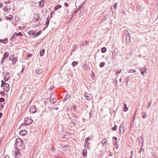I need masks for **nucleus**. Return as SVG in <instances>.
I'll return each instance as SVG.
<instances>
[{
  "label": "nucleus",
  "mask_w": 158,
  "mask_h": 158,
  "mask_svg": "<svg viewBox=\"0 0 158 158\" xmlns=\"http://www.w3.org/2000/svg\"><path fill=\"white\" fill-rule=\"evenodd\" d=\"M2 6V3L0 2V7H1Z\"/></svg>",
  "instance_id": "nucleus-56"
},
{
  "label": "nucleus",
  "mask_w": 158,
  "mask_h": 158,
  "mask_svg": "<svg viewBox=\"0 0 158 158\" xmlns=\"http://www.w3.org/2000/svg\"><path fill=\"white\" fill-rule=\"evenodd\" d=\"M53 109H54L55 110H58V107H55L53 108Z\"/></svg>",
  "instance_id": "nucleus-48"
},
{
  "label": "nucleus",
  "mask_w": 158,
  "mask_h": 158,
  "mask_svg": "<svg viewBox=\"0 0 158 158\" xmlns=\"http://www.w3.org/2000/svg\"><path fill=\"white\" fill-rule=\"evenodd\" d=\"M77 62L76 61H74L72 63V65L74 67L76 65H77Z\"/></svg>",
  "instance_id": "nucleus-32"
},
{
  "label": "nucleus",
  "mask_w": 158,
  "mask_h": 158,
  "mask_svg": "<svg viewBox=\"0 0 158 158\" xmlns=\"http://www.w3.org/2000/svg\"><path fill=\"white\" fill-rule=\"evenodd\" d=\"M109 155L110 156H112L113 155V154H112L111 152H110L109 154Z\"/></svg>",
  "instance_id": "nucleus-53"
},
{
  "label": "nucleus",
  "mask_w": 158,
  "mask_h": 158,
  "mask_svg": "<svg viewBox=\"0 0 158 158\" xmlns=\"http://www.w3.org/2000/svg\"><path fill=\"white\" fill-rule=\"evenodd\" d=\"M119 132L122 134L123 133V132L124 131V125H121L119 128Z\"/></svg>",
  "instance_id": "nucleus-9"
},
{
  "label": "nucleus",
  "mask_w": 158,
  "mask_h": 158,
  "mask_svg": "<svg viewBox=\"0 0 158 158\" xmlns=\"http://www.w3.org/2000/svg\"><path fill=\"white\" fill-rule=\"evenodd\" d=\"M132 156L131 155V157H130V158H132Z\"/></svg>",
  "instance_id": "nucleus-60"
},
{
  "label": "nucleus",
  "mask_w": 158,
  "mask_h": 158,
  "mask_svg": "<svg viewBox=\"0 0 158 158\" xmlns=\"http://www.w3.org/2000/svg\"><path fill=\"white\" fill-rule=\"evenodd\" d=\"M23 34L21 32H19L18 33H15L13 35H12V36L11 37V40H12L15 37H16L18 36H23Z\"/></svg>",
  "instance_id": "nucleus-5"
},
{
  "label": "nucleus",
  "mask_w": 158,
  "mask_h": 158,
  "mask_svg": "<svg viewBox=\"0 0 158 158\" xmlns=\"http://www.w3.org/2000/svg\"><path fill=\"white\" fill-rule=\"evenodd\" d=\"M15 156L16 158H19L20 155V153L19 151H16L15 152Z\"/></svg>",
  "instance_id": "nucleus-14"
},
{
  "label": "nucleus",
  "mask_w": 158,
  "mask_h": 158,
  "mask_svg": "<svg viewBox=\"0 0 158 158\" xmlns=\"http://www.w3.org/2000/svg\"><path fill=\"white\" fill-rule=\"evenodd\" d=\"M2 84L1 86H3V90L7 92L10 89V85L8 83L5 82L3 80L1 81Z\"/></svg>",
  "instance_id": "nucleus-1"
},
{
  "label": "nucleus",
  "mask_w": 158,
  "mask_h": 158,
  "mask_svg": "<svg viewBox=\"0 0 158 158\" xmlns=\"http://www.w3.org/2000/svg\"><path fill=\"white\" fill-rule=\"evenodd\" d=\"M90 139V138L89 137H87L85 140V142H88V141Z\"/></svg>",
  "instance_id": "nucleus-36"
},
{
  "label": "nucleus",
  "mask_w": 158,
  "mask_h": 158,
  "mask_svg": "<svg viewBox=\"0 0 158 158\" xmlns=\"http://www.w3.org/2000/svg\"><path fill=\"white\" fill-rule=\"evenodd\" d=\"M114 8L116 9L117 7V4L115 3L113 6Z\"/></svg>",
  "instance_id": "nucleus-41"
},
{
  "label": "nucleus",
  "mask_w": 158,
  "mask_h": 158,
  "mask_svg": "<svg viewBox=\"0 0 158 158\" xmlns=\"http://www.w3.org/2000/svg\"><path fill=\"white\" fill-rule=\"evenodd\" d=\"M8 78H5L4 79V81H7L8 80V78H9V76H8Z\"/></svg>",
  "instance_id": "nucleus-46"
},
{
  "label": "nucleus",
  "mask_w": 158,
  "mask_h": 158,
  "mask_svg": "<svg viewBox=\"0 0 158 158\" xmlns=\"http://www.w3.org/2000/svg\"><path fill=\"white\" fill-rule=\"evenodd\" d=\"M33 73L34 74H35H35H39L42 73V71L41 70H35L34 71H33Z\"/></svg>",
  "instance_id": "nucleus-15"
},
{
  "label": "nucleus",
  "mask_w": 158,
  "mask_h": 158,
  "mask_svg": "<svg viewBox=\"0 0 158 158\" xmlns=\"http://www.w3.org/2000/svg\"><path fill=\"white\" fill-rule=\"evenodd\" d=\"M119 81H120V82H121V81H122V79H121V78H120V79H119Z\"/></svg>",
  "instance_id": "nucleus-58"
},
{
  "label": "nucleus",
  "mask_w": 158,
  "mask_h": 158,
  "mask_svg": "<svg viewBox=\"0 0 158 158\" xmlns=\"http://www.w3.org/2000/svg\"><path fill=\"white\" fill-rule=\"evenodd\" d=\"M2 113H0V118H1L2 116Z\"/></svg>",
  "instance_id": "nucleus-54"
},
{
  "label": "nucleus",
  "mask_w": 158,
  "mask_h": 158,
  "mask_svg": "<svg viewBox=\"0 0 158 158\" xmlns=\"http://www.w3.org/2000/svg\"><path fill=\"white\" fill-rule=\"evenodd\" d=\"M106 51V49L105 47L102 48L101 50V51L102 53H105Z\"/></svg>",
  "instance_id": "nucleus-27"
},
{
  "label": "nucleus",
  "mask_w": 158,
  "mask_h": 158,
  "mask_svg": "<svg viewBox=\"0 0 158 158\" xmlns=\"http://www.w3.org/2000/svg\"><path fill=\"white\" fill-rule=\"evenodd\" d=\"M9 56V53L8 52H6L4 53V58H7Z\"/></svg>",
  "instance_id": "nucleus-22"
},
{
  "label": "nucleus",
  "mask_w": 158,
  "mask_h": 158,
  "mask_svg": "<svg viewBox=\"0 0 158 158\" xmlns=\"http://www.w3.org/2000/svg\"><path fill=\"white\" fill-rule=\"evenodd\" d=\"M23 70L22 69V71H21V72H23Z\"/></svg>",
  "instance_id": "nucleus-62"
},
{
  "label": "nucleus",
  "mask_w": 158,
  "mask_h": 158,
  "mask_svg": "<svg viewBox=\"0 0 158 158\" xmlns=\"http://www.w3.org/2000/svg\"><path fill=\"white\" fill-rule=\"evenodd\" d=\"M7 41V39H6L4 40H0V42L3 43L4 44H6Z\"/></svg>",
  "instance_id": "nucleus-23"
},
{
  "label": "nucleus",
  "mask_w": 158,
  "mask_h": 158,
  "mask_svg": "<svg viewBox=\"0 0 158 158\" xmlns=\"http://www.w3.org/2000/svg\"><path fill=\"white\" fill-rule=\"evenodd\" d=\"M17 60L16 58H14L12 59V64H14Z\"/></svg>",
  "instance_id": "nucleus-28"
},
{
  "label": "nucleus",
  "mask_w": 158,
  "mask_h": 158,
  "mask_svg": "<svg viewBox=\"0 0 158 158\" xmlns=\"http://www.w3.org/2000/svg\"><path fill=\"white\" fill-rule=\"evenodd\" d=\"M73 123V125H75L76 124V121L75 120H74L73 119L72 121Z\"/></svg>",
  "instance_id": "nucleus-33"
},
{
  "label": "nucleus",
  "mask_w": 158,
  "mask_h": 158,
  "mask_svg": "<svg viewBox=\"0 0 158 158\" xmlns=\"http://www.w3.org/2000/svg\"><path fill=\"white\" fill-rule=\"evenodd\" d=\"M36 111V108L34 106H31L30 108L29 111L31 113H34Z\"/></svg>",
  "instance_id": "nucleus-7"
},
{
  "label": "nucleus",
  "mask_w": 158,
  "mask_h": 158,
  "mask_svg": "<svg viewBox=\"0 0 158 158\" xmlns=\"http://www.w3.org/2000/svg\"><path fill=\"white\" fill-rule=\"evenodd\" d=\"M32 56V55L31 54H28L27 55V57H31Z\"/></svg>",
  "instance_id": "nucleus-45"
},
{
  "label": "nucleus",
  "mask_w": 158,
  "mask_h": 158,
  "mask_svg": "<svg viewBox=\"0 0 158 158\" xmlns=\"http://www.w3.org/2000/svg\"><path fill=\"white\" fill-rule=\"evenodd\" d=\"M107 143V140L106 139V138H104L102 140V146L103 147H105Z\"/></svg>",
  "instance_id": "nucleus-11"
},
{
  "label": "nucleus",
  "mask_w": 158,
  "mask_h": 158,
  "mask_svg": "<svg viewBox=\"0 0 158 158\" xmlns=\"http://www.w3.org/2000/svg\"><path fill=\"white\" fill-rule=\"evenodd\" d=\"M133 151H132L131 152V155L132 156L133 155Z\"/></svg>",
  "instance_id": "nucleus-55"
},
{
  "label": "nucleus",
  "mask_w": 158,
  "mask_h": 158,
  "mask_svg": "<svg viewBox=\"0 0 158 158\" xmlns=\"http://www.w3.org/2000/svg\"><path fill=\"white\" fill-rule=\"evenodd\" d=\"M28 33L30 35H33L34 37L35 32L33 31H28Z\"/></svg>",
  "instance_id": "nucleus-17"
},
{
  "label": "nucleus",
  "mask_w": 158,
  "mask_h": 158,
  "mask_svg": "<svg viewBox=\"0 0 158 158\" xmlns=\"http://www.w3.org/2000/svg\"><path fill=\"white\" fill-rule=\"evenodd\" d=\"M64 5L66 6V7H68L69 6L68 4L66 2H65L64 3Z\"/></svg>",
  "instance_id": "nucleus-47"
},
{
  "label": "nucleus",
  "mask_w": 158,
  "mask_h": 158,
  "mask_svg": "<svg viewBox=\"0 0 158 158\" xmlns=\"http://www.w3.org/2000/svg\"><path fill=\"white\" fill-rule=\"evenodd\" d=\"M49 20H47V22H46V26H45V27H47L48 26V24L49 23Z\"/></svg>",
  "instance_id": "nucleus-35"
},
{
  "label": "nucleus",
  "mask_w": 158,
  "mask_h": 158,
  "mask_svg": "<svg viewBox=\"0 0 158 158\" xmlns=\"http://www.w3.org/2000/svg\"><path fill=\"white\" fill-rule=\"evenodd\" d=\"M117 80H115V83H117Z\"/></svg>",
  "instance_id": "nucleus-59"
},
{
  "label": "nucleus",
  "mask_w": 158,
  "mask_h": 158,
  "mask_svg": "<svg viewBox=\"0 0 158 158\" xmlns=\"http://www.w3.org/2000/svg\"><path fill=\"white\" fill-rule=\"evenodd\" d=\"M41 32V31H38L37 32V33H36V32H35L34 37L38 36L39 35H40V34Z\"/></svg>",
  "instance_id": "nucleus-29"
},
{
  "label": "nucleus",
  "mask_w": 158,
  "mask_h": 158,
  "mask_svg": "<svg viewBox=\"0 0 158 158\" xmlns=\"http://www.w3.org/2000/svg\"><path fill=\"white\" fill-rule=\"evenodd\" d=\"M69 96L68 95H67L65 98H64V101H66L69 99Z\"/></svg>",
  "instance_id": "nucleus-25"
},
{
  "label": "nucleus",
  "mask_w": 158,
  "mask_h": 158,
  "mask_svg": "<svg viewBox=\"0 0 158 158\" xmlns=\"http://www.w3.org/2000/svg\"><path fill=\"white\" fill-rule=\"evenodd\" d=\"M89 142H85V144L84 147L86 149H89Z\"/></svg>",
  "instance_id": "nucleus-19"
},
{
  "label": "nucleus",
  "mask_w": 158,
  "mask_h": 158,
  "mask_svg": "<svg viewBox=\"0 0 158 158\" xmlns=\"http://www.w3.org/2000/svg\"><path fill=\"white\" fill-rule=\"evenodd\" d=\"M117 127H118L116 125H115L114 126V127H112V129L114 131H116V130H117Z\"/></svg>",
  "instance_id": "nucleus-30"
},
{
  "label": "nucleus",
  "mask_w": 158,
  "mask_h": 158,
  "mask_svg": "<svg viewBox=\"0 0 158 158\" xmlns=\"http://www.w3.org/2000/svg\"><path fill=\"white\" fill-rule=\"evenodd\" d=\"M146 70H144L143 71H141V73L142 74H143V73L145 72V71Z\"/></svg>",
  "instance_id": "nucleus-44"
},
{
  "label": "nucleus",
  "mask_w": 158,
  "mask_h": 158,
  "mask_svg": "<svg viewBox=\"0 0 158 158\" xmlns=\"http://www.w3.org/2000/svg\"><path fill=\"white\" fill-rule=\"evenodd\" d=\"M44 0H42L39 3V5L40 6L42 7L44 6Z\"/></svg>",
  "instance_id": "nucleus-16"
},
{
  "label": "nucleus",
  "mask_w": 158,
  "mask_h": 158,
  "mask_svg": "<svg viewBox=\"0 0 158 158\" xmlns=\"http://www.w3.org/2000/svg\"><path fill=\"white\" fill-rule=\"evenodd\" d=\"M62 150L64 151V149H63Z\"/></svg>",
  "instance_id": "nucleus-64"
},
{
  "label": "nucleus",
  "mask_w": 158,
  "mask_h": 158,
  "mask_svg": "<svg viewBox=\"0 0 158 158\" xmlns=\"http://www.w3.org/2000/svg\"><path fill=\"white\" fill-rule=\"evenodd\" d=\"M72 115L74 118H76L77 117V116L76 114L73 113L72 114Z\"/></svg>",
  "instance_id": "nucleus-42"
},
{
  "label": "nucleus",
  "mask_w": 158,
  "mask_h": 158,
  "mask_svg": "<svg viewBox=\"0 0 158 158\" xmlns=\"http://www.w3.org/2000/svg\"><path fill=\"white\" fill-rule=\"evenodd\" d=\"M136 71H134V70H129V73L130 72L131 73L135 72Z\"/></svg>",
  "instance_id": "nucleus-40"
},
{
  "label": "nucleus",
  "mask_w": 158,
  "mask_h": 158,
  "mask_svg": "<svg viewBox=\"0 0 158 158\" xmlns=\"http://www.w3.org/2000/svg\"><path fill=\"white\" fill-rule=\"evenodd\" d=\"M124 107L123 108V110L124 111L126 112V111H127L128 110V108L127 107V105L125 103H124Z\"/></svg>",
  "instance_id": "nucleus-20"
},
{
  "label": "nucleus",
  "mask_w": 158,
  "mask_h": 158,
  "mask_svg": "<svg viewBox=\"0 0 158 158\" xmlns=\"http://www.w3.org/2000/svg\"><path fill=\"white\" fill-rule=\"evenodd\" d=\"M5 158H9V157L8 156L6 155L5 157Z\"/></svg>",
  "instance_id": "nucleus-52"
},
{
  "label": "nucleus",
  "mask_w": 158,
  "mask_h": 158,
  "mask_svg": "<svg viewBox=\"0 0 158 158\" xmlns=\"http://www.w3.org/2000/svg\"><path fill=\"white\" fill-rule=\"evenodd\" d=\"M82 154L84 156H86L87 155V151L86 150H83Z\"/></svg>",
  "instance_id": "nucleus-26"
},
{
  "label": "nucleus",
  "mask_w": 158,
  "mask_h": 158,
  "mask_svg": "<svg viewBox=\"0 0 158 158\" xmlns=\"http://www.w3.org/2000/svg\"><path fill=\"white\" fill-rule=\"evenodd\" d=\"M55 96L53 94H51L49 100L52 103H55L57 101L55 98Z\"/></svg>",
  "instance_id": "nucleus-2"
},
{
  "label": "nucleus",
  "mask_w": 158,
  "mask_h": 158,
  "mask_svg": "<svg viewBox=\"0 0 158 158\" xmlns=\"http://www.w3.org/2000/svg\"><path fill=\"white\" fill-rule=\"evenodd\" d=\"M0 94H1L3 95V94H5V93L4 92H3V91L1 92H0Z\"/></svg>",
  "instance_id": "nucleus-50"
},
{
  "label": "nucleus",
  "mask_w": 158,
  "mask_h": 158,
  "mask_svg": "<svg viewBox=\"0 0 158 158\" xmlns=\"http://www.w3.org/2000/svg\"><path fill=\"white\" fill-rule=\"evenodd\" d=\"M61 7V6L59 5H57L54 8V10L56 11L58 9H60Z\"/></svg>",
  "instance_id": "nucleus-18"
},
{
  "label": "nucleus",
  "mask_w": 158,
  "mask_h": 158,
  "mask_svg": "<svg viewBox=\"0 0 158 158\" xmlns=\"http://www.w3.org/2000/svg\"><path fill=\"white\" fill-rule=\"evenodd\" d=\"M3 10L6 12H8L10 11V8L9 6H6L4 8Z\"/></svg>",
  "instance_id": "nucleus-12"
},
{
  "label": "nucleus",
  "mask_w": 158,
  "mask_h": 158,
  "mask_svg": "<svg viewBox=\"0 0 158 158\" xmlns=\"http://www.w3.org/2000/svg\"><path fill=\"white\" fill-rule=\"evenodd\" d=\"M5 100V99L3 98H0V102H4Z\"/></svg>",
  "instance_id": "nucleus-38"
},
{
  "label": "nucleus",
  "mask_w": 158,
  "mask_h": 158,
  "mask_svg": "<svg viewBox=\"0 0 158 158\" xmlns=\"http://www.w3.org/2000/svg\"><path fill=\"white\" fill-rule=\"evenodd\" d=\"M2 20V19L0 18V22Z\"/></svg>",
  "instance_id": "nucleus-63"
},
{
  "label": "nucleus",
  "mask_w": 158,
  "mask_h": 158,
  "mask_svg": "<svg viewBox=\"0 0 158 158\" xmlns=\"http://www.w3.org/2000/svg\"><path fill=\"white\" fill-rule=\"evenodd\" d=\"M121 72V70H118L116 73V74H118Z\"/></svg>",
  "instance_id": "nucleus-39"
},
{
  "label": "nucleus",
  "mask_w": 158,
  "mask_h": 158,
  "mask_svg": "<svg viewBox=\"0 0 158 158\" xmlns=\"http://www.w3.org/2000/svg\"><path fill=\"white\" fill-rule=\"evenodd\" d=\"M113 143H117V137H113Z\"/></svg>",
  "instance_id": "nucleus-21"
},
{
  "label": "nucleus",
  "mask_w": 158,
  "mask_h": 158,
  "mask_svg": "<svg viewBox=\"0 0 158 158\" xmlns=\"http://www.w3.org/2000/svg\"><path fill=\"white\" fill-rule=\"evenodd\" d=\"M45 52V50L44 49H43L40 52V56H43Z\"/></svg>",
  "instance_id": "nucleus-24"
},
{
  "label": "nucleus",
  "mask_w": 158,
  "mask_h": 158,
  "mask_svg": "<svg viewBox=\"0 0 158 158\" xmlns=\"http://www.w3.org/2000/svg\"><path fill=\"white\" fill-rule=\"evenodd\" d=\"M13 57H14V56H10V59L13 58Z\"/></svg>",
  "instance_id": "nucleus-57"
},
{
  "label": "nucleus",
  "mask_w": 158,
  "mask_h": 158,
  "mask_svg": "<svg viewBox=\"0 0 158 158\" xmlns=\"http://www.w3.org/2000/svg\"><path fill=\"white\" fill-rule=\"evenodd\" d=\"M27 132L25 130H23L20 131L19 132V135H21L23 136L26 135Z\"/></svg>",
  "instance_id": "nucleus-10"
},
{
  "label": "nucleus",
  "mask_w": 158,
  "mask_h": 158,
  "mask_svg": "<svg viewBox=\"0 0 158 158\" xmlns=\"http://www.w3.org/2000/svg\"><path fill=\"white\" fill-rule=\"evenodd\" d=\"M16 145L20 147L22 145V142L20 139L19 138L16 139Z\"/></svg>",
  "instance_id": "nucleus-4"
},
{
  "label": "nucleus",
  "mask_w": 158,
  "mask_h": 158,
  "mask_svg": "<svg viewBox=\"0 0 158 158\" xmlns=\"http://www.w3.org/2000/svg\"><path fill=\"white\" fill-rule=\"evenodd\" d=\"M114 146L116 148H118V145L117 144V143H113Z\"/></svg>",
  "instance_id": "nucleus-34"
},
{
  "label": "nucleus",
  "mask_w": 158,
  "mask_h": 158,
  "mask_svg": "<svg viewBox=\"0 0 158 158\" xmlns=\"http://www.w3.org/2000/svg\"><path fill=\"white\" fill-rule=\"evenodd\" d=\"M142 117L144 118H145V117H146V115H145V113H143L142 114Z\"/></svg>",
  "instance_id": "nucleus-37"
},
{
  "label": "nucleus",
  "mask_w": 158,
  "mask_h": 158,
  "mask_svg": "<svg viewBox=\"0 0 158 158\" xmlns=\"http://www.w3.org/2000/svg\"><path fill=\"white\" fill-rule=\"evenodd\" d=\"M5 18L6 20L11 21L13 19V16L11 15H9L8 16H6Z\"/></svg>",
  "instance_id": "nucleus-13"
},
{
  "label": "nucleus",
  "mask_w": 158,
  "mask_h": 158,
  "mask_svg": "<svg viewBox=\"0 0 158 158\" xmlns=\"http://www.w3.org/2000/svg\"><path fill=\"white\" fill-rule=\"evenodd\" d=\"M10 3V1H8L7 2H5V4H9Z\"/></svg>",
  "instance_id": "nucleus-43"
},
{
  "label": "nucleus",
  "mask_w": 158,
  "mask_h": 158,
  "mask_svg": "<svg viewBox=\"0 0 158 158\" xmlns=\"http://www.w3.org/2000/svg\"><path fill=\"white\" fill-rule=\"evenodd\" d=\"M54 88V87L53 86V87H51L50 88H48V89H51L52 90Z\"/></svg>",
  "instance_id": "nucleus-51"
},
{
  "label": "nucleus",
  "mask_w": 158,
  "mask_h": 158,
  "mask_svg": "<svg viewBox=\"0 0 158 158\" xmlns=\"http://www.w3.org/2000/svg\"><path fill=\"white\" fill-rule=\"evenodd\" d=\"M39 15L37 14H35L34 15L32 22H36L38 21L39 19Z\"/></svg>",
  "instance_id": "nucleus-6"
},
{
  "label": "nucleus",
  "mask_w": 158,
  "mask_h": 158,
  "mask_svg": "<svg viewBox=\"0 0 158 158\" xmlns=\"http://www.w3.org/2000/svg\"><path fill=\"white\" fill-rule=\"evenodd\" d=\"M92 74H93V76H94V74L93 72V73Z\"/></svg>",
  "instance_id": "nucleus-61"
},
{
  "label": "nucleus",
  "mask_w": 158,
  "mask_h": 158,
  "mask_svg": "<svg viewBox=\"0 0 158 158\" xmlns=\"http://www.w3.org/2000/svg\"><path fill=\"white\" fill-rule=\"evenodd\" d=\"M24 122L25 125H28L31 124L32 120L29 118H26L24 119Z\"/></svg>",
  "instance_id": "nucleus-3"
},
{
  "label": "nucleus",
  "mask_w": 158,
  "mask_h": 158,
  "mask_svg": "<svg viewBox=\"0 0 158 158\" xmlns=\"http://www.w3.org/2000/svg\"><path fill=\"white\" fill-rule=\"evenodd\" d=\"M85 98L88 100H90L92 98L91 95L89 93H85L84 94Z\"/></svg>",
  "instance_id": "nucleus-8"
},
{
  "label": "nucleus",
  "mask_w": 158,
  "mask_h": 158,
  "mask_svg": "<svg viewBox=\"0 0 158 158\" xmlns=\"http://www.w3.org/2000/svg\"><path fill=\"white\" fill-rule=\"evenodd\" d=\"M15 19H16L17 21L19 20V18L17 16H15Z\"/></svg>",
  "instance_id": "nucleus-49"
},
{
  "label": "nucleus",
  "mask_w": 158,
  "mask_h": 158,
  "mask_svg": "<svg viewBox=\"0 0 158 158\" xmlns=\"http://www.w3.org/2000/svg\"><path fill=\"white\" fill-rule=\"evenodd\" d=\"M105 64V63L104 62L101 63L100 64V66L101 67H103Z\"/></svg>",
  "instance_id": "nucleus-31"
}]
</instances>
